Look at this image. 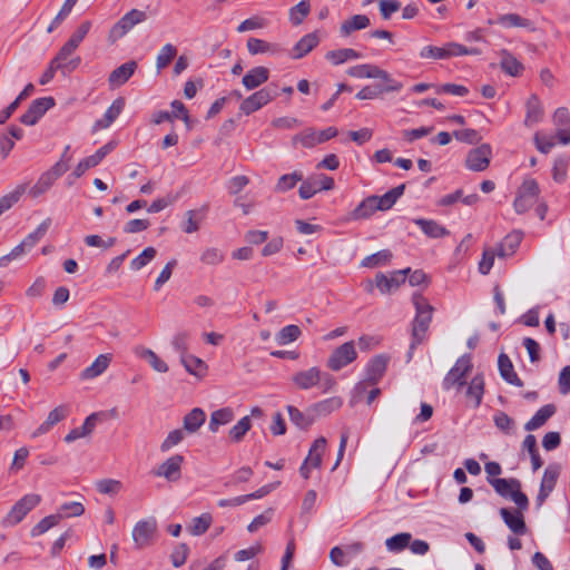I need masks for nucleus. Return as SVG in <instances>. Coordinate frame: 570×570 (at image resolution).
<instances>
[{
	"mask_svg": "<svg viewBox=\"0 0 570 570\" xmlns=\"http://www.w3.org/2000/svg\"><path fill=\"white\" fill-rule=\"evenodd\" d=\"M404 185L396 186L382 196H368L364 198L353 210L347 213L344 220L347 223L371 218L377 210L384 212L393 207L403 195Z\"/></svg>",
	"mask_w": 570,
	"mask_h": 570,
	"instance_id": "obj_1",
	"label": "nucleus"
},
{
	"mask_svg": "<svg viewBox=\"0 0 570 570\" xmlns=\"http://www.w3.org/2000/svg\"><path fill=\"white\" fill-rule=\"evenodd\" d=\"M291 382L297 390L307 391L317 387L323 394L333 392L337 385L333 375L321 371L317 366L295 372L291 376Z\"/></svg>",
	"mask_w": 570,
	"mask_h": 570,
	"instance_id": "obj_2",
	"label": "nucleus"
},
{
	"mask_svg": "<svg viewBox=\"0 0 570 570\" xmlns=\"http://www.w3.org/2000/svg\"><path fill=\"white\" fill-rule=\"evenodd\" d=\"M412 302L415 307V317L412 324L411 350L415 348L416 345L424 341L433 313V307L423 295L414 294Z\"/></svg>",
	"mask_w": 570,
	"mask_h": 570,
	"instance_id": "obj_3",
	"label": "nucleus"
},
{
	"mask_svg": "<svg viewBox=\"0 0 570 570\" xmlns=\"http://www.w3.org/2000/svg\"><path fill=\"white\" fill-rule=\"evenodd\" d=\"M42 501V497L38 493H27L21 497L2 518L1 524L4 528L19 524L33 509Z\"/></svg>",
	"mask_w": 570,
	"mask_h": 570,
	"instance_id": "obj_4",
	"label": "nucleus"
},
{
	"mask_svg": "<svg viewBox=\"0 0 570 570\" xmlns=\"http://www.w3.org/2000/svg\"><path fill=\"white\" fill-rule=\"evenodd\" d=\"M346 73L356 79H381L385 82L386 91H400L403 88L402 82L394 80L387 71L372 63L353 66Z\"/></svg>",
	"mask_w": 570,
	"mask_h": 570,
	"instance_id": "obj_5",
	"label": "nucleus"
},
{
	"mask_svg": "<svg viewBox=\"0 0 570 570\" xmlns=\"http://www.w3.org/2000/svg\"><path fill=\"white\" fill-rule=\"evenodd\" d=\"M540 188L534 179H525L520 186L513 207L518 214L528 212L538 202Z\"/></svg>",
	"mask_w": 570,
	"mask_h": 570,
	"instance_id": "obj_6",
	"label": "nucleus"
},
{
	"mask_svg": "<svg viewBox=\"0 0 570 570\" xmlns=\"http://www.w3.org/2000/svg\"><path fill=\"white\" fill-rule=\"evenodd\" d=\"M68 168L69 166L67 164L57 161L49 170L40 175L36 184L29 189V195L33 198H38L47 193L55 181L68 170Z\"/></svg>",
	"mask_w": 570,
	"mask_h": 570,
	"instance_id": "obj_7",
	"label": "nucleus"
},
{
	"mask_svg": "<svg viewBox=\"0 0 570 570\" xmlns=\"http://www.w3.org/2000/svg\"><path fill=\"white\" fill-rule=\"evenodd\" d=\"M147 13L139 9H131L125 13L110 29L109 39L116 41L128 33L135 26L146 21Z\"/></svg>",
	"mask_w": 570,
	"mask_h": 570,
	"instance_id": "obj_8",
	"label": "nucleus"
},
{
	"mask_svg": "<svg viewBox=\"0 0 570 570\" xmlns=\"http://www.w3.org/2000/svg\"><path fill=\"white\" fill-rule=\"evenodd\" d=\"M472 363L469 355L459 357L452 368L448 372L442 382L443 390H451L454 386H463L465 376L471 371Z\"/></svg>",
	"mask_w": 570,
	"mask_h": 570,
	"instance_id": "obj_9",
	"label": "nucleus"
},
{
	"mask_svg": "<svg viewBox=\"0 0 570 570\" xmlns=\"http://www.w3.org/2000/svg\"><path fill=\"white\" fill-rule=\"evenodd\" d=\"M327 448V441L324 436L317 438L309 448L308 454L299 466L301 475L307 480L311 476L312 469H320L322 459Z\"/></svg>",
	"mask_w": 570,
	"mask_h": 570,
	"instance_id": "obj_10",
	"label": "nucleus"
},
{
	"mask_svg": "<svg viewBox=\"0 0 570 570\" xmlns=\"http://www.w3.org/2000/svg\"><path fill=\"white\" fill-rule=\"evenodd\" d=\"M276 96L277 92L274 88L264 87L245 98L239 105V110L248 116L273 101Z\"/></svg>",
	"mask_w": 570,
	"mask_h": 570,
	"instance_id": "obj_11",
	"label": "nucleus"
},
{
	"mask_svg": "<svg viewBox=\"0 0 570 570\" xmlns=\"http://www.w3.org/2000/svg\"><path fill=\"white\" fill-rule=\"evenodd\" d=\"M157 530L154 518L139 520L132 528L131 537L137 549H144L153 544Z\"/></svg>",
	"mask_w": 570,
	"mask_h": 570,
	"instance_id": "obj_12",
	"label": "nucleus"
},
{
	"mask_svg": "<svg viewBox=\"0 0 570 570\" xmlns=\"http://www.w3.org/2000/svg\"><path fill=\"white\" fill-rule=\"evenodd\" d=\"M357 357V352L353 341L345 342L336 347L327 360V367L332 371H340L354 362Z\"/></svg>",
	"mask_w": 570,
	"mask_h": 570,
	"instance_id": "obj_13",
	"label": "nucleus"
},
{
	"mask_svg": "<svg viewBox=\"0 0 570 570\" xmlns=\"http://www.w3.org/2000/svg\"><path fill=\"white\" fill-rule=\"evenodd\" d=\"M491 158V146L489 144H482L468 153L465 167L471 171H484L489 167Z\"/></svg>",
	"mask_w": 570,
	"mask_h": 570,
	"instance_id": "obj_14",
	"label": "nucleus"
},
{
	"mask_svg": "<svg viewBox=\"0 0 570 570\" xmlns=\"http://www.w3.org/2000/svg\"><path fill=\"white\" fill-rule=\"evenodd\" d=\"M333 188L334 179L321 174L304 180L299 186L298 194L302 199H309L318 191L331 190Z\"/></svg>",
	"mask_w": 570,
	"mask_h": 570,
	"instance_id": "obj_15",
	"label": "nucleus"
},
{
	"mask_svg": "<svg viewBox=\"0 0 570 570\" xmlns=\"http://www.w3.org/2000/svg\"><path fill=\"white\" fill-rule=\"evenodd\" d=\"M53 106L55 99L52 97L35 99L28 110L21 115L20 121L26 126H33Z\"/></svg>",
	"mask_w": 570,
	"mask_h": 570,
	"instance_id": "obj_16",
	"label": "nucleus"
},
{
	"mask_svg": "<svg viewBox=\"0 0 570 570\" xmlns=\"http://www.w3.org/2000/svg\"><path fill=\"white\" fill-rule=\"evenodd\" d=\"M183 463L184 456L180 454H174L158 465L155 471V475L164 478L169 482H176L181 476Z\"/></svg>",
	"mask_w": 570,
	"mask_h": 570,
	"instance_id": "obj_17",
	"label": "nucleus"
},
{
	"mask_svg": "<svg viewBox=\"0 0 570 570\" xmlns=\"http://www.w3.org/2000/svg\"><path fill=\"white\" fill-rule=\"evenodd\" d=\"M73 52L75 50H71V48L63 45L55 58L51 59V62L62 72V75H68L79 67L81 58L79 56L72 57Z\"/></svg>",
	"mask_w": 570,
	"mask_h": 570,
	"instance_id": "obj_18",
	"label": "nucleus"
},
{
	"mask_svg": "<svg viewBox=\"0 0 570 570\" xmlns=\"http://www.w3.org/2000/svg\"><path fill=\"white\" fill-rule=\"evenodd\" d=\"M410 268L395 271L390 275L379 273L375 276V285L382 294L391 293L400 287L405 282V275Z\"/></svg>",
	"mask_w": 570,
	"mask_h": 570,
	"instance_id": "obj_19",
	"label": "nucleus"
},
{
	"mask_svg": "<svg viewBox=\"0 0 570 570\" xmlns=\"http://www.w3.org/2000/svg\"><path fill=\"white\" fill-rule=\"evenodd\" d=\"M553 124L556 126V137L562 145L570 144V115L564 107L558 108L553 114Z\"/></svg>",
	"mask_w": 570,
	"mask_h": 570,
	"instance_id": "obj_20",
	"label": "nucleus"
},
{
	"mask_svg": "<svg viewBox=\"0 0 570 570\" xmlns=\"http://www.w3.org/2000/svg\"><path fill=\"white\" fill-rule=\"evenodd\" d=\"M544 110L537 95H531L525 102L524 126L532 127L542 121Z\"/></svg>",
	"mask_w": 570,
	"mask_h": 570,
	"instance_id": "obj_21",
	"label": "nucleus"
},
{
	"mask_svg": "<svg viewBox=\"0 0 570 570\" xmlns=\"http://www.w3.org/2000/svg\"><path fill=\"white\" fill-rule=\"evenodd\" d=\"M111 360L112 355L110 353L98 355L89 366L81 371L80 377L82 380H92L100 376L109 367Z\"/></svg>",
	"mask_w": 570,
	"mask_h": 570,
	"instance_id": "obj_22",
	"label": "nucleus"
},
{
	"mask_svg": "<svg viewBox=\"0 0 570 570\" xmlns=\"http://www.w3.org/2000/svg\"><path fill=\"white\" fill-rule=\"evenodd\" d=\"M134 354L138 358L148 362L150 367L157 373H166L169 370L167 363L160 358L151 348L138 345L134 348Z\"/></svg>",
	"mask_w": 570,
	"mask_h": 570,
	"instance_id": "obj_23",
	"label": "nucleus"
},
{
	"mask_svg": "<svg viewBox=\"0 0 570 570\" xmlns=\"http://www.w3.org/2000/svg\"><path fill=\"white\" fill-rule=\"evenodd\" d=\"M269 78V70L266 67L257 66L249 69L243 77L242 83L247 90H254L265 83Z\"/></svg>",
	"mask_w": 570,
	"mask_h": 570,
	"instance_id": "obj_24",
	"label": "nucleus"
},
{
	"mask_svg": "<svg viewBox=\"0 0 570 570\" xmlns=\"http://www.w3.org/2000/svg\"><path fill=\"white\" fill-rule=\"evenodd\" d=\"M137 69V62L131 60L116 68L108 78V82L112 88H117L126 83Z\"/></svg>",
	"mask_w": 570,
	"mask_h": 570,
	"instance_id": "obj_25",
	"label": "nucleus"
},
{
	"mask_svg": "<svg viewBox=\"0 0 570 570\" xmlns=\"http://www.w3.org/2000/svg\"><path fill=\"white\" fill-rule=\"evenodd\" d=\"M98 416V413H91L88 415L81 426L69 431V433L65 436V442L72 443L78 439L90 435L96 429Z\"/></svg>",
	"mask_w": 570,
	"mask_h": 570,
	"instance_id": "obj_26",
	"label": "nucleus"
},
{
	"mask_svg": "<svg viewBox=\"0 0 570 570\" xmlns=\"http://www.w3.org/2000/svg\"><path fill=\"white\" fill-rule=\"evenodd\" d=\"M387 366V357L384 355H376L370 360L365 367V377L372 384L379 382L383 376Z\"/></svg>",
	"mask_w": 570,
	"mask_h": 570,
	"instance_id": "obj_27",
	"label": "nucleus"
},
{
	"mask_svg": "<svg viewBox=\"0 0 570 570\" xmlns=\"http://www.w3.org/2000/svg\"><path fill=\"white\" fill-rule=\"evenodd\" d=\"M500 514L508 528L517 535H523L527 532V525L520 511L511 512L507 508L500 510Z\"/></svg>",
	"mask_w": 570,
	"mask_h": 570,
	"instance_id": "obj_28",
	"label": "nucleus"
},
{
	"mask_svg": "<svg viewBox=\"0 0 570 570\" xmlns=\"http://www.w3.org/2000/svg\"><path fill=\"white\" fill-rule=\"evenodd\" d=\"M125 107V100L122 98H118L112 101V104L105 111L104 116L96 120L94 125L95 130L106 129L108 128L121 114Z\"/></svg>",
	"mask_w": 570,
	"mask_h": 570,
	"instance_id": "obj_29",
	"label": "nucleus"
},
{
	"mask_svg": "<svg viewBox=\"0 0 570 570\" xmlns=\"http://www.w3.org/2000/svg\"><path fill=\"white\" fill-rule=\"evenodd\" d=\"M522 233L514 230L508 234L497 248V256L501 258L512 256L522 240Z\"/></svg>",
	"mask_w": 570,
	"mask_h": 570,
	"instance_id": "obj_30",
	"label": "nucleus"
},
{
	"mask_svg": "<svg viewBox=\"0 0 570 570\" xmlns=\"http://www.w3.org/2000/svg\"><path fill=\"white\" fill-rule=\"evenodd\" d=\"M370 24L371 21L366 14H355L341 23L340 35L346 38L355 31L366 29Z\"/></svg>",
	"mask_w": 570,
	"mask_h": 570,
	"instance_id": "obj_31",
	"label": "nucleus"
},
{
	"mask_svg": "<svg viewBox=\"0 0 570 570\" xmlns=\"http://www.w3.org/2000/svg\"><path fill=\"white\" fill-rule=\"evenodd\" d=\"M454 42L445 43L442 47L436 46H425L420 51V58L422 59H434V60H441V59H449L454 57Z\"/></svg>",
	"mask_w": 570,
	"mask_h": 570,
	"instance_id": "obj_32",
	"label": "nucleus"
},
{
	"mask_svg": "<svg viewBox=\"0 0 570 570\" xmlns=\"http://www.w3.org/2000/svg\"><path fill=\"white\" fill-rule=\"evenodd\" d=\"M320 42L316 32H311L303 36L292 49V58L301 59L309 53Z\"/></svg>",
	"mask_w": 570,
	"mask_h": 570,
	"instance_id": "obj_33",
	"label": "nucleus"
},
{
	"mask_svg": "<svg viewBox=\"0 0 570 570\" xmlns=\"http://www.w3.org/2000/svg\"><path fill=\"white\" fill-rule=\"evenodd\" d=\"M363 58V55L352 48H342L330 50L325 55V59L333 66H340L350 60H357Z\"/></svg>",
	"mask_w": 570,
	"mask_h": 570,
	"instance_id": "obj_34",
	"label": "nucleus"
},
{
	"mask_svg": "<svg viewBox=\"0 0 570 570\" xmlns=\"http://www.w3.org/2000/svg\"><path fill=\"white\" fill-rule=\"evenodd\" d=\"M557 409L553 404H546L540 407L534 415L524 424L527 431H534L543 426L547 421L553 416Z\"/></svg>",
	"mask_w": 570,
	"mask_h": 570,
	"instance_id": "obj_35",
	"label": "nucleus"
},
{
	"mask_svg": "<svg viewBox=\"0 0 570 570\" xmlns=\"http://www.w3.org/2000/svg\"><path fill=\"white\" fill-rule=\"evenodd\" d=\"M498 366L500 375L505 382L515 386H522V381L518 377L517 373L514 372L513 364L508 355L503 353L499 355Z\"/></svg>",
	"mask_w": 570,
	"mask_h": 570,
	"instance_id": "obj_36",
	"label": "nucleus"
},
{
	"mask_svg": "<svg viewBox=\"0 0 570 570\" xmlns=\"http://www.w3.org/2000/svg\"><path fill=\"white\" fill-rule=\"evenodd\" d=\"M180 363L189 374L198 379H203L207 373V364L202 358L189 353L180 357Z\"/></svg>",
	"mask_w": 570,
	"mask_h": 570,
	"instance_id": "obj_37",
	"label": "nucleus"
},
{
	"mask_svg": "<svg viewBox=\"0 0 570 570\" xmlns=\"http://www.w3.org/2000/svg\"><path fill=\"white\" fill-rule=\"evenodd\" d=\"M206 421V413L200 407H194L183 419L184 430L190 434L197 432Z\"/></svg>",
	"mask_w": 570,
	"mask_h": 570,
	"instance_id": "obj_38",
	"label": "nucleus"
},
{
	"mask_svg": "<svg viewBox=\"0 0 570 570\" xmlns=\"http://www.w3.org/2000/svg\"><path fill=\"white\" fill-rule=\"evenodd\" d=\"M490 23L500 24L503 28H525L533 30V24L529 19L522 18L517 13H505L501 14L497 18L495 21H490Z\"/></svg>",
	"mask_w": 570,
	"mask_h": 570,
	"instance_id": "obj_39",
	"label": "nucleus"
},
{
	"mask_svg": "<svg viewBox=\"0 0 570 570\" xmlns=\"http://www.w3.org/2000/svg\"><path fill=\"white\" fill-rule=\"evenodd\" d=\"M234 411L230 407H223L210 414L208 430L216 433L220 426L227 425L234 420Z\"/></svg>",
	"mask_w": 570,
	"mask_h": 570,
	"instance_id": "obj_40",
	"label": "nucleus"
},
{
	"mask_svg": "<svg viewBox=\"0 0 570 570\" xmlns=\"http://www.w3.org/2000/svg\"><path fill=\"white\" fill-rule=\"evenodd\" d=\"M465 394L473 407L480 406L484 394V379L481 374L471 380Z\"/></svg>",
	"mask_w": 570,
	"mask_h": 570,
	"instance_id": "obj_41",
	"label": "nucleus"
},
{
	"mask_svg": "<svg viewBox=\"0 0 570 570\" xmlns=\"http://www.w3.org/2000/svg\"><path fill=\"white\" fill-rule=\"evenodd\" d=\"M414 224L429 237L440 238L449 234L444 226L432 219L416 218Z\"/></svg>",
	"mask_w": 570,
	"mask_h": 570,
	"instance_id": "obj_42",
	"label": "nucleus"
},
{
	"mask_svg": "<svg viewBox=\"0 0 570 570\" xmlns=\"http://www.w3.org/2000/svg\"><path fill=\"white\" fill-rule=\"evenodd\" d=\"M311 12L309 0H301L288 10V20L292 26H299Z\"/></svg>",
	"mask_w": 570,
	"mask_h": 570,
	"instance_id": "obj_43",
	"label": "nucleus"
},
{
	"mask_svg": "<svg viewBox=\"0 0 570 570\" xmlns=\"http://www.w3.org/2000/svg\"><path fill=\"white\" fill-rule=\"evenodd\" d=\"M412 534L409 532H401L385 540V547L389 552L400 553L405 550L411 543Z\"/></svg>",
	"mask_w": 570,
	"mask_h": 570,
	"instance_id": "obj_44",
	"label": "nucleus"
},
{
	"mask_svg": "<svg viewBox=\"0 0 570 570\" xmlns=\"http://www.w3.org/2000/svg\"><path fill=\"white\" fill-rule=\"evenodd\" d=\"M489 483L501 497L510 498L514 488H521V483L517 479H489Z\"/></svg>",
	"mask_w": 570,
	"mask_h": 570,
	"instance_id": "obj_45",
	"label": "nucleus"
},
{
	"mask_svg": "<svg viewBox=\"0 0 570 570\" xmlns=\"http://www.w3.org/2000/svg\"><path fill=\"white\" fill-rule=\"evenodd\" d=\"M302 335V331L297 325L291 324L282 327L275 335V341L278 345H288Z\"/></svg>",
	"mask_w": 570,
	"mask_h": 570,
	"instance_id": "obj_46",
	"label": "nucleus"
},
{
	"mask_svg": "<svg viewBox=\"0 0 570 570\" xmlns=\"http://www.w3.org/2000/svg\"><path fill=\"white\" fill-rule=\"evenodd\" d=\"M27 185L26 184H19L16 186V188L0 197V216L9 210L14 204L19 202L21 196L26 193Z\"/></svg>",
	"mask_w": 570,
	"mask_h": 570,
	"instance_id": "obj_47",
	"label": "nucleus"
},
{
	"mask_svg": "<svg viewBox=\"0 0 570 570\" xmlns=\"http://www.w3.org/2000/svg\"><path fill=\"white\" fill-rule=\"evenodd\" d=\"M206 210V207H203L199 210H187L185 214L186 220L184 223L183 230L187 234L196 233L205 217Z\"/></svg>",
	"mask_w": 570,
	"mask_h": 570,
	"instance_id": "obj_48",
	"label": "nucleus"
},
{
	"mask_svg": "<svg viewBox=\"0 0 570 570\" xmlns=\"http://www.w3.org/2000/svg\"><path fill=\"white\" fill-rule=\"evenodd\" d=\"M35 90V87L32 83H28L23 90L18 95V97L6 108L0 112V124H4L11 115L16 111V109L19 107L20 102L29 97Z\"/></svg>",
	"mask_w": 570,
	"mask_h": 570,
	"instance_id": "obj_49",
	"label": "nucleus"
},
{
	"mask_svg": "<svg viewBox=\"0 0 570 570\" xmlns=\"http://www.w3.org/2000/svg\"><path fill=\"white\" fill-rule=\"evenodd\" d=\"M560 475V465L559 464H549L542 475L540 488L543 490H547L549 492H552L558 478Z\"/></svg>",
	"mask_w": 570,
	"mask_h": 570,
	"instance_id": "obj_50",
	"label": "nucleus"
},
{
	"mask_svg": "<svg viewBox=\"0 0 570 570\" xmlns=\"http://www.w3.org/2000/svg\"><path fill=\"white\" fill-rule=\"evenodd\" d=\"M213 518L209 513H203L191 520L187 531L195 537L204 534L210 527Z\"/></svg>",
	"mask_w": 570,
	"mask_h": 570,
	"instance_id": "obj_51",
	"label": "nucleus"
},
{
	"mask_svg": "<svg viewBox=\"0 0 570 570\" xmlns=\"http://www.w3.org/2000/svg\"><path fill=\"white\" fill-rule=\"evenodd\" d=\"M51 225V219L46 218L32 233L28 234L22 243L29 250L46 235Z\"/></svg>",
	"mask_w": 570,
	"mask_h": 570,
	"instance_id": "obj_52",
	"label": "nucleus"
},
{
	"mask_svg": "<svg viewBox=\"0 0 570 570\" xmlns=\"http://www.w3.org/2000/svg\"><path fill=\"white\" fill-rule=\"evenodd\" d=\"M177 55V48L171 43L164 45L156 57V68L159 72L164 68H166L170 61L175 58Z\"/></svg>",
	"mask_w": 570,
	"mask_h": 570,
	"instance_id": "obj_53",
	"label": "nucleus"
},
{
	"mask_svg": "<svg viewBox=\"0 0 570 570\" xmlns=\"http://www.w3.org/2000/svg\"><path fill=\"white\" fill-rule=\"evenodd\" d=\"M200 262L205 265L217 266L225 259V253L217 247H206L200 253Z\"/></svg>",
	"mask_w": 570,
	"mask_h": 570,
	"instance_id": "obj_54",
	"label": "nucleus"
},
{
	"mask_svg": "<svg viewBox=\"0 0 570 570\" xmlns=\"http://www.w3.org/2000/svg\"><path fill=\"white\" fill-rule=\"evenodd\" d=\"M90 29H91V22L89 20L81 22L65 45L68 46V48H71V50L76 51L77 48L82 42V40L88 35V32L90 31Z\"/></svg>",
	"mask_w": 570,
	"mask_h": 570,
	"instance_id": "obj_55",
	"label": "nucleus"
},
{
	"mask_svg": "<svg viewBox=\"0 0 570 570\" xmlns=\"http://www.w3.org/2000/svg\"><path fill=\"white\" fill-rule=\"evenodd\" d=\"M60 521V517L57 514H50L41 519L37 524H35L30 530V535L32 538L45 534L51 528L56 527Z\"/></svg>",
	"mask_w": 570,
	"mask_h": 570,
	"instance_id": "obj_56",
	"label": "nucleus"
},
{
	"mask_svg": "<svg viewBox=\"0 0 570 570\" xmlns=\"http://www.w3.org/2000/svg\"><path fill=\"white\" fill-rule=\"evenodd\" d=\"M250 428V417L248 415L242 417L228 432L230 441L234 443L240 442Z\"/></svg>",
	"mask_w": 570,
	"mask_h": 570,
	"instance_id": "obj_57",
	"label": "nucleus"
},
{
	"mask_svg": "<svg viewBox=\"0 0 570 570\" xmlns=\"http://www.w3.org/2000/svg\"><path fill=\"white\" fill-rule=\"evenodd\" d=\"M77 1L78 0H65L61 9L59 10V12L56 14V17L52 19V21L48 26V28H47L48 33H51L53 30H56L67 19V17L72 11V8L77 3Z\"/></svg>",
	"mask_w": 570,
	"mask_h": 570,
	"instance_id": "obj_58",
	"label": "nucleus"
},
{
	"mask_svg": "<svg viewBox=\"0 0 570 570\" xmlns=\"http://www.w3.org/2000/svg\"><path fill=\"white\" fill-rule=\"evenodd\" d=\"M303 180V174L299 171H293L285 174L278 178L275 189L279 193H285L295 187L298 181Z\"/></svg>",
	"mask_w": 570,
	"mask_h": 570,
	"instance_id": "obj_59",
	"label": "nucleus"
},
{
	"mask_svg": "<svg viewBox=\"0 0 570 570\" xmlns=\"http://www.w3.org/2000/svg\"><path fill=\"white\" fill-rule=\"evenodd\" d=\"M391 258V252L387 249H383L363 258L361 265L364 267L374 268L381 265H385Z\"/></svg>",
	"mask_w": 570,
	"mask_h": 570,
	"instance_id": "obj_60",
	"label": "nucleus"
},
{
	"mask_svg": "<svg viewBox=\"0 0 570 570\" xmlns=\"http://www.w3.org/2000/svg\"><path fill=\"white\" fill-rule=\"evenodd\" d=\"M293 145H302L304 148H313L318 145L316 130L308 128L292 138Z\"/></svg>",
	"mask_w": 570,
	"mask_h": 570,
	"instance_id": "obj_61",
	"label": "nucleus"
},
{
	"mask_svg": "<svg viewBox=\"0 0 570 570\" xmlns=\"http://www.w3.org/2000/svg\"><path fill=\"white\" fill-rule=\"evenodd\" d=\"M58 511L59 513L57 515H59L61 520L62 518L80 517L85 512V507L81 502L70 501L62 503Z\"/></svg>",
	"mask_w": 570,
	"mask_h": 570,
	"instance_id": "obj_62",
	"label": "nucleus"
},
{
	"mask_svg": "<svg viewBox=\"0 0 570 570\" xmlns=\"http://www.w3.org/2000/svg\"><path fill=\"white\" fill-rule=\"evenodd\" d=\"M156 256V249L154 247H146L137 257L130 262V268L132 271H139L150 263Z\"/></svg>",
	"mask_w": 570,
	"mask_h": 570,
	"instance_id": "obj_63",
	"label": "nucleus"
},
{
	"mask_svg": "<svg viewBox=\"0 0 570 570\" xmlns=\"http://www.w3.org/2000/svg\"><path fill=\"white\" fill-rule=\"evenodd\" d=\"M287 412L289 420L293 424H295L299 429H307L313 420L306 416L303 412H301L297 407L293 405H287Z\"/></svg>",
	"mask_w": 570,
	"mask_h": 570,
	"instance_id": "obj_64",
	"label": "nucleus"
}]
</instances>
